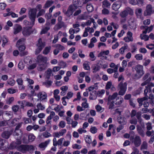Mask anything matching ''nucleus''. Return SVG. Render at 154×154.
Segmentation results:
<instances>
[{"instance_id": "obj_1", "label": "nucleus", "mask_w": 154, "mask_h": 154, "mask_svg": "<svg viewBox=\"0 0 154 154\" xmlns=\"http://www.w3.org/2000/svg\"><path fill=\"white\" fill-rule=\"evenodd\" d=\"M48 58L47 57L41 55H39L37 58L36 62L38 65L37 69L38 71H42L45 69L47 65Z\"/></svg>"}, {"instance_id": "obj_2", "label": "nucleus", "mask_w": 154, "mask_h": 154, "mask_svg": "<svg viewBox=\"0 0 154 154\" xmlns=\"http://www.w3.org/2000/svg\"><path fill=\"white\" fill-rule=\"evenodd\" d=\"M82 0H73V5H70L65 13L66 15L70 17L72 15L73 12L79 7H81Z\"/></svg>"}, {"instance_id": "obj_3", "label": "nucleus", "mask_w": 154, "mask_h": 154, "mask_svg": "<svg viewBox=\"0 0 154 154\" xmlns=\"http://www.w3.org/2000/svg\"><path fill=\"white\" fill-rule=\"evenodd\" d=\"M17 145L18 144L16 143V142H13L10 144L9 149H13L16 148L18 151H20L23 153H25L26 152V145H22L18 146Z\"/></svg>"}, {"instance_id": "obj_4", "label": "nucleus", "mask_w": 154, "mask_h": 154, "mask_svg": "<svg viewBox=\"0 0 154 154\" xmlns=\"http://www.w3.org/2000/svg\"><path fill=\"white\" fill-rule=\"evenodd\" d=\"M36 13L37 10L36 8H30L29 10L28 15L29 18L32 22V26L35 24V19Z\"/></svg>"}, {"instance_id": "obj_5", "label": "nucleus", "mask_w": 154, "mask_h": 154, "mask_svg": "<svg viewBox=\"0 0 154 154\" xmlns=\"http://www.w3.org/2000/svg\"><path fill=\"white\" fill-rule=\"evenodd\" d=\"M23 134L22 131L21 130H15L13 132L14 135L15 136L17 139L16 143L20 144L21 143V137Z\"/></svg>"}, {"instance_id": "obj_6", "label": "nucleus", "mask_w": 154, "mask_h": 154, "mask_svg": "<svg viewBox=\"0 0 154 154\" xmlns=\"http://www.w3.org/2000/svg\"><path fill=\"white\" fill-rule=\"evenodd\" d=\"M135 70L136 73L135 74V79H138L140 78L144 73L143 71V66L139 65L135 67Z\"/></svg>"}, {"instance_id": "obj_7", "label": "nucleus", "mask_w": 154, "mask_h": 154, "mask_svg": "<svg viewBox=\"0 0 154 154\" xmlns=\"http://www.w3.org/2000/svg\"><path fill=\"white\" fill-rule=\"evenodd\" d=\"M127 85L126 82L123 83L121 82L118 85V87L120 90L119 92V94L120 95H123L125 93L127 89Z\"/></svg>"}, {"instance_id": "obj_8", "label": "nucleus", "mask_w": 154, "mask_h": 154, "mask_svg": "<svg viewBox=\"0 0 154 154\" xmlns=\"http://www.w3.org/2000/svg\"><path fill=\"white\" fill-rule=\"evenodd\" d=\"M45 45V42H42V39L41 38H39L38 41V43L36 45L37 48L35 50V54H37L39 53Z\"/></svg>"}, {"instance_id": "obj_9", "label": "nucleus", "mask_w": 154, "mask_h": 154, "mask_svg": "<svg viewBox=\"0 0 154 154\" xmlns=\"http://www.w3.org/2000/svg\"><path fill=\"white\" fill-rule=\"evenodd\" d=\"M152 8V6L151 5H147L146 6V10L143 13L144 16H150L154 13V10H153Z\"/></svg>"}, {"instance_id": "obj_10", "label": "nucleus", "mask_w": 154, "mask_h": 154, "mask_svg": "<svg viewBox=\"0 0 154 154\" xmlns=\"http://www.w3.org/2000/svg\"><path fill=\"white\" fill-rule=\"evenodd\" d=\"M134 12L133 10L130 8H127L123 11L121 12L120 14V16L122 18L125 17L128 14L132 15L133 14Z\"/></svg>"}, {"instance_id": "obj_11", "label": "nucleus", "mask_w": 154, "mask_h": 154, "mask_svg": "<svg viewBox=\"0 0 154 154\" xmlns=\"http://www.w3.org/2000/svg\"><path fill=\"white\" fill-rule=\"evenodd\" d=\"M16 47L18 48L20 53V55L21 56H24L28 54V52L26 51H24L26 49V47L24 45H16Z\"/></svg>"}, {"instance_id": "obj_12", "label": "nucleus", "mask_w": 154, "mask_h": 154, "mask_svg": "<svg viewBox=\"0 0 154 154\" xmlns=\"http://www.w3.org/2000/svg\"><path fill=\"white\" fill-rule=\"evenodd\" d=\"M66 130L65 129H62L58 132L54 133L53 134V136L57 138H59L60 137L63 136L66 133Z\"/></svg>"}, {"instance_id": "obj_13", "label": "nucleus", "mask_w": 154, "mask_h": 154, "mask_svg": "<svg viewBox=\"0 0 154 154\" xmlns=\"http://www.w3.org/2000/svg\"><path fill=\"white\" fill-rule=\"evenodd\" d=\"M124 137L126 138L130 137V141L133 143H135L134 133L133 131H131L129 134H125Z\"/></svg>"}, {"instance_id": "obj_14", "label": "nucleus", "mask_w": 154, "mask_h": 154, "mask_svg": "<svg viewBox=\"0 0 154 154\" xmlns=\"http://www.w3.org/2000/svg\"><path fill=\"white\" fill-rule=\"evenodd\" d=\"M32 26H26L24 28L23 30V34L24 36H27L29 35L31 32V30Z\"/></svg>"}, {"instance_id": "obj_15", "label": "nucleus", "mask_w": 154, "mask_h": 154, "mask_svg": "<svg viewBox=\"0 0 154 154\" xmlns=\"http://www.w3.org/2000/svg\"><path fill=\"white\" fill-rule=\"evenodd\" d=\"M8 143L6 142L5 140L0 139V149H5L7 148H8Z\"/></svg>"}, {"instance_id": "obj_16", "label": "nucleus", "mask_w": 154, "mask_h": 154, "mask_svg": "<svg viewBox=\"0 0 154 154\" xmlns=\"http://www.w3.org/2000/svg\"><path fill=\"white\" fill-rule=\"evenodd\" d=\"M37 97L41 100H45L47 98V95L45 92H39L37 95Z\"/></svg>"}, {"instance_id": "obj_17", "label": "nucleus", "mask_w": 154, "mask_h": 154, "mask_svg": "<svg viewBox=\"0 0 154 154\" xmlns=\"http://www.w3.org/2000/svg\"><path fill=\"white\" fill-rule=\"evenodd\" d=\"M121 5V2L119 1H117L112 5V9L114 11H117L120 8Z\"/></svg>"}, {"instance_id": "obj_18", "label": "nucleus", "mask_w": 154, "mask_h": 154, "mask_svg": "<svg viewBox=\"0 0 154 154\" xmlns=\"http://www.w3.org/2000/svg\"><path fill=\"white\" fill-rule=\"evenodd\" d=\"M154 86V84L152 82L150 83L147 86H146L145 87V89L144 90V94L146 96V95L148 94V91L151 92V88Z\"/></svg>"}, {"instance_id": "obj_19", "label": "nucleus", "mask_w": 154, "mask_h": 154, "mask_svg": "<svg viewBox=\"0 0 154 154\" xmlns=\"http://www.w3.org/2000/svg\"><path fill=\"white\" fill-rule=\"evenodd\" d=\"M22 27L18 24H16L14 26V33L16 34L20 32L22 29Z\"/></svg>"}, {"instance_id": "obj_20", "label": "nucleus", "mask_w": 154, "mask_h": 154, "mask_svg": "<svg viewBox=\"0 0 154 154\" xmlns=\"http://www.w3.org/2000/svg\"><path fill=\"white\" fill-rule=\"evenodd\" d=\"M55 115V112L54 111H52L51 112V113L46 118V122L47 125L51 124V119L53 118V117Z\"/></svg>"}, {"instance_id": "obj_21", "label": "nucleus", "mask_w": 154, "mask_h": 154, "mask_svg": "<svg viewBox=\"0 0 154 154\" xmlns=\"http://www.w3.org/2000/svg\"><path fill=\"white\" fill-rule=\"evenodd\" d=\"M105 88L107 90L110 89L112 91H115L116 90L115 87L112 85V82L111 81H109L107 82Z\"/></svg>"}, {"instance_id": "obj_22", "label": "nucleus", "mask_w": 154, "mask_h": 154, "mask_svg": "<svg viewBox=\"0 0 154 154\" xmlns=\"http://www.w3.org/2000/svg\"><path fill=\"white\" fill-rule=\"evenodd\" d=\"M132 33L130 32H128L127 33V37L124 38V40L126 42H129L133 41Z\"/></svg>"}, {"instance_id": "obj_23", "label": "nucleus", "mask_w": 154, "mask_h": 154, "mask_svg": "<svg viewBox=\"0 0 154 154\" xmlns=\"http://www.w3.org/2000/svg\"><path fill=\"white\" fill-rule=\"evenodd\" d=\"M144 95L145 97H144L137 99V102L139 103V106H141L143 105V103L145 100H146L148 99V95L147 94L146 95V96L144 94Z\"/></svg>"}, {"instance_id": "obj_24", "label": "nucleus", "mask_w": 154, "mask_h": 154, "mask_svg": "<svg viewBox=\"0 0 154 154\" xmlns=\"http://www.w3.org/2000/svg\"><path fill=\"white\" fill-rule=\"evenodd\" d=\"M12 133V132L11 131H6L2 133V136L3 138L8 139L9 138Z\"/></svg>"}, {"instance_id": "obj_25", "label": "nucleus", "mask_w": 154, "mask_h": 154, "mask_svg": "<svg viewBox=\"0 0 154 154\" xmlns=\"http://www.w3.org/2000/svg\"><path fill=\"white\" fill-rule=\"evenodd\" d=\"M51 140L48 139L45 141L44 142L41 143L39 146V147L42 149V150L45 149V148L46 147L47 145L51 141Z\"/></svg>"}, {"instance_id": "obj_26", "label": "nucleus", "mask_w": 154, "mask_h": 154, "mask_svg": "<svg viewBox=\"0 0 154 154\" xmlns=\"http://www.w3.org/2000/svg\"><path fill=\"white\" fill-rule=\"evenodd\" d=\"M124 101L123 98L121 97H117L114 101V103L118 106H120Z\"/></svg>"}, {"instance_id": "obj_27", "label": "nucleus", "mask_w": 154, "mask_h": 154, "mask_svg": "<svg viewBox=\"0 0 154 154\" xmlns=\"http://www.w3.org/2000/svg\"><path fill=\"white\" fill-rule=\"evenodd\" d=\"M137 130L139 134L142 137H143L144 136V133L141 127L139 125L136 126Z\"/></svg>"}, {"instance_id": "obj_28", "label": "nucleus", "mask_w": 154, "mask_h": 154, "mask_svg": "<svg viewBox=\"0 0 154 154\" xmlns=\"http://www.w3.org/2000/svg\"><path fill=\"white\" fill-rule=\"evenodd\" d=\"M45 75L48 79H49L51 76L53 75L51 69L50 68L48 69L45 73Z\"/></svg>"}, {"instance_id": "obj_29", "label": "nucleus", "mask_w": 154, "mask_h": 154, "mask_svg": "<svg viewBox=\"0 0 154 154\" xmlns=\"http://www.w3.org/2000/svg\"><path fill=\"white\" fill-rule=\"evenodd\" d=\"M117 120L118 122L120 124L125 125L126 123V119L124 117L119 116L118 117Z\"/></svg>"}, {"instance_id": "obj_30", "label": "nucleus", "mask_w": 154, "mask_h": 154, "mask_svg": "<svg viewBox=\"0 0 154 154\" xmlns=\"http://www.w3.org/2000/svg\"><path fill=\"white\" fill-rule=\"evenodd\" d=\"M111 5V4L107 0H105L102 2V7L103 8H110Z\"/></svg>"}, {"instance_id": "obj_31", "label": "nucleus", "mask_w": 154, "mask_h": 154, "mask_svg": "<svg viewBox=\"0 0 154 154\" xmlns=\"http://www.w3.org/2000/svg\"><path fill=\"white\" fill-rule=\"evenodd\" d=\"M118 95V94L117 93L115 92L113 93L112 95H109L108 97V100L109 102L117 98Z\"/></svg>"}, {"instance_id": "obj_32", "label": "nucleus", "mask_w": 154, "mask_h": 154, "mask_svg": "<svg viewBox=\"0 0 154 154\" xmlns=\"http://www.w3.org/2000/svg\"><path fill=\"white\" fill-rule=\"evenodd\" d=\"M96 91H93L91 92L90 93L89 98L91 100H95L97 98V96L96 94Z\"/></svg>"}, {"instance_id": "obj_33", "label": "nucleus", "mask_w": 154, "mask_h": 154, "mask_svg": "<svg viewBox=\"0 0 154 154\" xmlns=\"http://www.w3.org/2000/svg\"><path fill=\"white\" fill-rule=\"evenodd\" d=\"M141 143L140 137L139 136H135V147L140 146Z\"/></svg>"}, {"instance_id": "obj_34", "label": "nucleus", "mask_w": 154, "mask_h": 154, "mask_svg": "<svg viewBox=\"0 0 154 154\" xmlns=\"http://www.w3.org/2000/svg\"><path fill=\"white\" fill-rule=\"evenodd\" d=\"M25 39L23 38H22L17 41L16 45H24Z\"/></svg>"}, {"instance_id": "obj_35", "label": "nucleus", "mask_w": 154, "mask_h": 154, "mask_svg": "<svg viewBox=\"0 0 154 154\" xmlns=\"http://www.w3.org/2000/svg\"><path fill=\"white\" fill-rule=\"evenodd\" d=\"M85 142L89 144H90L92 143L91 136L89 135H86L85 137Z\"/></svg>"}, {"instance_id": "obj_36", "label": "nucleus", "mask_w": 154, "mask_h": 154, "mask_svg": "<svg viewBox=\"0 0 154 154\" xmlns=\"http://www.w3.org/2000/svg\"><path fill=\"white\" fill-rule=\"evenodd\" d=\"M51 49V46L46 47L43 51V54L45 55L48 54L50 52Z\"/></svg>"}, {"instance_id": "obj_37", "label": "nucleus", "mask_w": 154, "mask_h": 154, "mask_svg": "<svg viewBox=\"0 0 154 154\" xmlns=\"http://www.w3.org/2000/svg\"><path fill=\"white\" fill-rule=\"evenodd\" d=\"M26 150L27 151H29L30 152H33L35 149L34 147L31 145H26Z\"/></svg>"}, {"instance_id": "obj_38", "label": "nucleus", "mask_w": 154, "mask_h": 154, "mask_svg": "<svg viewBox=\"0 0 154 154\" xmlns=\"http://www.w3.org/2000/svg\"><path fill=\"white\" fill-rule=\"evenodd\" d=\"M118 69V66H116L114 69L109 68L107 69V72L109 74H111L113 72H117Z\"/></svg>"}, {"instance_id": "obj_39", "label": "nucleus", "mask_w": 154, "mask_h": 154, "mask_svg": "<svg viewBox=\"0 0 154 154\" xmlns=\"http://www.w3.org/2000/svg\"><path fill=\"white\" fill-rule=\"evenodd\" d=\"M100 66L97 65H94L92 67V72L93 73H95L98 71L100 70Z\"/></svg>"}, {"instance_id": "obj_40", "label": "nucleus", "mask_w": 154, "mask_h": 154, "mask_svg": "<svg viewBox=\"0 0 154 154\" xmlns=\"http://www.w3.org/2000/svg\"><path fill=\"white\" fill-rule=\"evenodd\" d=\"M109 51L108 50H106V51H101L99 54L98 57H103L104 55H108L109 54Z\"/></svg>"}, {"instance_id": "obj_41", "label": "nucleus", "mask_w": 154, "mask_h": 154, "mask_svg": "<svg viewBox=\"0 0 154 154\" xmlns=\"http://www.w3.org/2000/svg\"><path fill=\"white\" fill-rule=\"evenodd\" d=\"M86 8L88 12H91L93 11V7L91 4H88L87 5Z\"/></svg>"}, {"instance_id": "obj_42", "label": "nucleus", "mask_w": 154, "mask_h": 154, "mask_svg": "<svg viewBox=\"0 0 154 154\" xmlns=\"http://www.w3.org/2000/svg\"><path fill=\"white\" fill-rule=\"evenodd\" d=\"M131 116L132 119L130 120V122L131 124H134L135 122V119L134 118V117L135 116V110H132Z\"/></svg>"}, {"instance_id": "obj_43", "label": "nucleus", "mask_w": 154, "mask_h": 154, "mask_svg": "<svg viewBox=\"0 0 154 154\" xmlns=\"http://www.w3.org/2000/svg\"><path fill=\"white\" fill-rule=\"evenodd\" d=\"M54 3V1L52 0H48L47 1L44 7L47 8L50 7Z\"/></svg>"}, {"instance_id": "obj_44", "label": "nucleus", "mask_w": 154, "mask_h": 154, "mask_svg": "<svg viewBox=\"0 0 154 154\" xmlns=\"http://www.w3.org/2000/svg\"><path fill=\"white\" fill-rule=\"evenodd\" d=\"M83 67L85 69L87 70H90L91 69L90 67L89 66V62H86L83 64Z\"/></svg>"}, {"instance_id": "obj_45", "label": "nucleus", "mask_w": 154, "mask_h": 154, "mask_svg": "<svg viewBox=\"0 0 154 154\" xmlns=\"http://www.w3.org/2000/svg\"><path fill=\"white\" fill-rule=\"evenodd\" d=\"M29 141L32 142L33 141L35 138V137L32 134H29L28 136Z\"/></svg>"}, {"instance_id": "obj_46", "label": "nucleus", "mask_w": 154, "mask_h": 154, "mask_svg": "<svg viewBox=\"0 0 154 154\" xmlns=\"http://www.w3.org/2000/svg\"><path fill=\"white\" fill-rule=\"evenodd\" d=\"M95 109L97 110V112H102L104 111V109L102 107L100 106L99 105H97L95 106Z\"/></svg>"}, {"instance_id": "obj_47", "label": "nucleus", "mask_w": 154, "mask_h": 154, "mask_svg": "<svg viewBox=\"0 0 154 154\" xmlns=\"http://www.w3.org/2000/svg\"><path fill=\"white\" fill-rule=\"evenodd\" d=\"M73 95V93L71 92H69L68 93L67 96L63 97L62 98V99H69L70 98H71L72 97Z\"/></svg>"}, {"instance_id": "obj_48", "label": "nucleus", "mask_w": 154, "mask_h": 154, "mask_svg": "<svg viewBox=\"0 0 154 154\" xmlns=\"http://www.w3.org/2000/svg\"><path fill=\"white\" fill-rule=\"evenodd\" d=\"M8 84L11 86H13L15 83V81L11 78H10L7 81Z\"/></svg>"}, {"instance_id": "obj_49", "label": "nucleus", "mask_w": 154, "mask_h": 154, "mask_svg": "<svg viewBox=\"0 0 154 154\" xmlns=\"http://www.w3.org/2000/svg\"><path fill=\"white\" fill-rule=\"evenodd\" d=\"M140 38L141 39H144V41H146L149 39V37L146 35H143L141 34L140 35Z\"/></svg>"}, {"instance_id": "obj_50", "label": "nucleus", "mask_w": 154, "mask_h": 154, "mask_svg": "<svg viewBox=\"0 0 154 154\" xmlns=\"http://www.w3.org/2000/svg\"><path fill=\"white\" fill-rule=\"evenodd\" d=\"M147 143L146 141H143L141 146V150H142L143 149H147Z\"/></svg>"}, {"instance_id": "obj_51", "label": "nucleus", "mask_w": 154, "mask_h": 154, "mask_svg": "<svg viewBox=\"0 0 154 154\" xmlns=\"http://www.w3.org/2000/svg\"><path fill=\"white\" fill-rule=\"evenodd\" d=\"M97 128L95 127H91L90 129V131L93 134L96 133L97 131Z\"/></svg>"}, {"instance_id": "obj_52", "label": "nucleus", "mask_w": 154, "mask_h": 154, "mask_svg": "<svg viewBox=\"0 0 154 154\" xmlns=\"http://www.w3.org/2000/svg\"><path fill=\"white\" fill-rule=\"evenodd\" d=\"M25 65L23 62L20 61L18 64V67L20 70H23L24 68Z\"/></svg>"}, {"instance_id": "obj_53", "label": "nucleus", "mask_w": 154, "mask_h": 154, "mask_svg": "<svg viewBox=\"0 0 154 154\" xmlns=\"http://www.w3.org/2000/svg\"><path fill=\"white\" fill-rule=\"evenodd\" d=\"M23 120L25 124L31 123H32L31 119L29 118L26 117L23 118Z\"/></svg>"}, {"instance_id": "obj_54", "label": "nucleus", "mask_w": 154, "mask_h": 154, "mask_svg": "<svg viewBox=\"0 0 154 154\" xmlns=\"http://www.w3.org/2000/svg\"><path fill=\"white\" fill-rule=\"evenodd\" d=\"M127 45H124V46L122 47L119 50V53L122 54H123L124 53L126 49H127Z\"/></svg>"}, {"instance_id": "obj_55", "label": "nucleus", "mask_w": 154, "mask_h": 154, "mask_svg": "<svg viewBox=\"0 0 154 154\" xmlns=\"http://www.w3.org/2000/svg\"><path fill=\"white\" fill-rule=\"evenodd\" d=\"M2 42V46L4 47L8 42V39L6 36H4L3 37Z\"/></svg>"}, {"instance_id": "obj_56", "label": "nucleus", "mask_w": 154, "mask_h": 154, "mask_svg": "<svg viewBox=\"0 0 154 154\" xmlns=\"http://www.w3.org/2000/svg\"><path fill=\"white\" fill-rule=\"evenodd\" d=\"M135 4L137 5L138 6L141 7L143 5V0H135Z\"/></svg>"}, {"instance_id": "obj_57", "label": "nucleus", "mask_w": 154, "mask_h": 154, "mask_svg": "<svg viewBox=\"0 0 154 154\" xmlns=\"http://www.w3.org/2000/svg\"><path fill=\"white\" fill-rule=\"evenodd\" d=\"M105 91L104 90L102 89L100 91H98L97 93V96L101 97L105 93Z\"/></svg>"}, {"instance_id": "obj_58", "label": "nucleus", "mask_w": 154, "mask_h": 154, "mask_svg": "<svg viewBox=\"0 0 154 154\" xmlns=\"http://www.w3.org/2000/svg\"><path fill=\"white\" fill-rule=\"evenodd\" d=\"M77 131L79 134H82L83 133H85L87 131L85 129L83 128H80L78 129L77 130Z\"/></svg>"}, {"instance_id": "obj_59", "label": "nucleus", "mask_w": 154, "mask_h": 154, "mask_svg": "<svg viewBox=\"0 0 154 154\" xmlns=\"http://www.w3.org/2000/svg\"><path fill=\"white\" fill-rule=\"evenodd\" d=\"M36 106L40 110H43L45 109V106L42 105L41 103L37 104Z\"/></svg>"}, {"instance_id": "obj_60", "label": "nucleus", "mask_w": 154, "mask_h": 154, "mask_svg": "<svg viewBox=\"0 0 154 154\" xmlns=\"http://www.w3.org/2000/svg\"><path fill=\"white\" fill-rule=\"evenodd\" d=\"M89 56L91 58V61H94L96 60V57L94 55L93 52H90V53Z\"/></svg>"}, {"instance_id": "obj_61", "label": "nucleus", "mask_w": 154, "mask_h": 154, "mask_svg": "<svg viewBox=\"0 0 154 154\" xmlns=\"http://www.w3.org/2000/svg\"><path fill=\"white\" fill-rule=\"evenodd\" d=\"M45 11L44 10L42 9L40 10L38 13L37 15V17L40 16L45 14Z\"/></svg>"}, {"instance_id": "obj_62", "label": "nucleus", "mask_w": 154, "mask_h": 154, "mask_svg": "<svg viewBox=\"0 0 154 154\" xmlns=\"http://www.w3.org/2000/svg\"><path fill=\"white\" fill-rule=\"evenodd\" d=\"M14 98L13 97H11L9 98L7 100L6 103L8 104H11L14 101Z\"/></svg>"}, {"instance_id": "obj_63", "label": "nucleus", "mask_w": 154, "mask_h": 154, "mask_svg": "<svg viewBox=\"0 0 154 154\" xmlns=\"http://www.w3.org/2000/svg\"><path fill=\"white\" fill-rule=\"evenodd\" d=\"M56 47L59 51L60 50H63L65 49L64 47L60 44H57L56 45Z\"/></svg>"}, {"instance_id": "obj_64", "label": "nucleus", "mask_w": 154, "mask_h": 154, "mask_svg": "<svg viewBox=\"0 0 154 154\" xmlns=\"http://www.w3.org/2000/svg\"><path fill=\"white\" fill-rule=\"evenodd\" d=\"M135 58L137 60H141L143 59V55L141 54L135 55Z\"/></svg>"}]
</instances>
